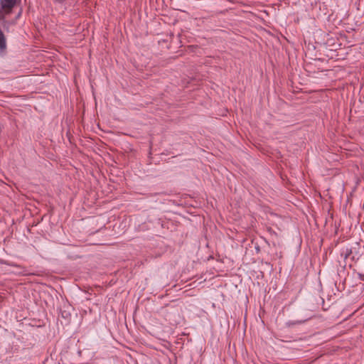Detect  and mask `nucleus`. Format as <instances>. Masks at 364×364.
I'll return each instance as SVG.
<instances>
[{
	"mask_svg": "<svg viewBox=\"0 0 364 364\" xmlns=\"http://www.w3.org/2000/svg\"><path fill=\"white\" fill-rule=\"evenodd\" d=\"M60 316L66 321H68L71 316L70 313L65 310L60 309Z\"/></svg>",
	"mask_w": 364,
	"mask_h": 364,
	"instance_id": "obj_4",
	"label": "nucleus"
},
{
	"mask_svg": "<svg viewBox=\"0 0 364 364\" xmlns=\"http://www.w3.org/2000/svg\"><path fill=\"white\" fill-rule=\"evenodd\" d=\"M8 14H5L4 11L0 7V21H2L4 20L5 16Z\"/></svg>",
	"mask_w": 364,
	"mask_h": 364,
	"instance_id": "obj_5",
	"label": "nucleus"
},
{
	"mask_svg": "<svg viewBox=\"0 0 364 364\" xmlns=\"http://www.w3.org/2000/svg\"><path fill=\"white\" fill-rule=\"evenodd\" d=\"M0 263L18 268L19 269V271L16 272V273L18 274H21V275L30 274L29 273L27 272L26 268L21 265H19V264H15L13 262H9V261L4 260V259H0Z\"/></svg>",
	"mask_w": 364,
	"mask_h": 364,
	"instance_id": "obj_2",
	"label": "nucleus"
},
{
	"mask_svg": "<svg viewBox=\"0 0 364 364\" xmlns=\"http://www.w3.org/2000/svg\"><path fill=\"white\" fill-rule=\"evenodd\" d=\"M309 320V318H303V319H298L295 321H289L286 323V326L287 327H293L296 325H299L305 323L306 321Z\"/></svg>",
	"mask_w": 364,
	"mask_h": 364,
	"instance_id": "obj_3",
	"label": "nucleus"
},
{
	"mask_svg": "<svg viewBox=\"0 0 364 364\" xmlns=\"http://www.w3.org/2000/svg\"><path fill=\"white\" fill-rule=\"evenodd\" d=\"M54 1L58 3H63L64 1V0H54Z\"/></svg>",
	"mask_w": 364,
	"mask_h": 364,
	"instance_id": "obj_7",
	"label": "nucleus"
},
{
	"mask_svg": "<svg viewBox=\"0 0 364 364\" xmlns=\"http://www.w3.org/2000/svg\"><path fill=\"white\" fill-rule=\"evenodd\" d=\"M95 245H101L102 243H100V242H95L94 243Z\"/></svg>",
	"mask_w": 364,
	"mask_h": 364,
	"instance_id": "obj_8",
	"label": "nucleus"
},
{
	"mask_svg": "<svg viewBox=\"0 0 364 364\" xmlns=\"http://www.w3.org/2000/svg\"><path fill=\"white\" fill-rule=\"evenodd\" d=\"M16 4V0H0V7L5 14H10Z\"/></svg>",
	"mask_w": 364,
	"mask_h": 364,
	"instance_id": "obj_1",
	"label": "nucleus"
},
{
	"mask_svg": "<svg viewBox=\"0 0 364 364\" xmlns=\"http://www.w3.org/2000/svg\"><path fill=\"white\" fill-rule=\"evenodd\" d=\"M350 253H351V250H349V251H348V250H347V252H346V255H345V258H347V257H348V256Z\"/></svg>",
	"mask_w": 364,
	"mask_h": 364,
	"instance_id": "obj_6",
	"label": "nucleus"
}]
</instances>
